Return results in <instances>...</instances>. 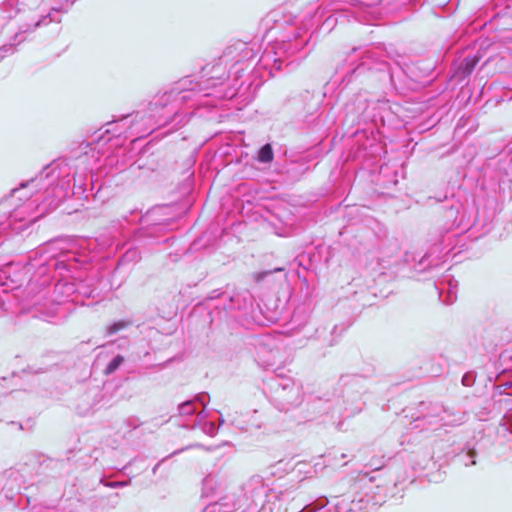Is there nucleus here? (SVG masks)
Listing matches in <instances>:
<instances>
[{"mask_svg":"<svg viewBox=\"0 0 512 512\" xmlns=\"http://www.w3.org/2000/svg\"><path fill=\"white\" fill-rule=\"evenodd\" d=\"M479 61H480V56H478V55H472V56L465 57L463 59V61L459 64V66L455 72V75L457 77H459L460 79H464V78L468 77L473 72V70L479 63Z\"/></svg>","mask_w":512,"mask_h":512,"instance_id":"nucleus-1","label":"nucleus"},{"mask_svg":"<svg viewBox=\"0 0 512 512\" xmlns=\"http://www.w3.org/2000/svg\"><path fill=\"white\" fill-rule=\"evenodd\" d=\"M274 154L270 144H265L258 152L257 159L262 163H269L273 160Z\"/></svg>","mask_w":512,"mask_h":512,"instance_id":"nucleus-2","label":"nucleus"},{"mask_svg":"<svg viewBox=\"0 0 512 512\" xmlns=\"http://www.w3.org/2000/svg\"><path fill=\"white\" fill-rule=\"evenodd\" d=\"M123 361V357L121 356H117L115 357L107 366L106 368V373H112L113 371H115L118 366L121 364V362Z\"/></svg>","mask_w":512,"mask_h":512,"instance_id":"nucleus-3","label":"nucleus"},{"mask_svg":"<svg viewBox=\"0 0 512 512\" xmlns=\"http://www.w3.org/2000/svg\"><path fill=\"white\" fill-rule=\"evenodd\" d=\"M125 327V324L122 323V322H119V323H115L113 324L112 326H110L109 328V332L112 334V333H116L117 331L123 329Z\"/></svg>","mask_w":512,"mask_h":512,"instance_id":"nucleus-4","label":"nucleus"}]
</instances>
